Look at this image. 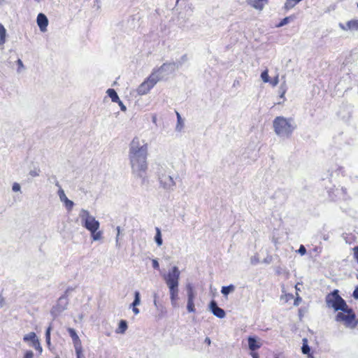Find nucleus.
Segmentation results:
<instances>
[{"instance_id": "obj_58", "label": "nucleus", "mask_w": 358, "mask_h": 358, "mask_svg": "<svg viewBox=\"0 0 358 358\" xmlns=\"http://www.w3.org/2000/svg\"><path fill=\"white\" fill-rule=\"evenodd\" d=\"M56 358H59V357H56Z\"/></svg>"}, {"instance_id": "obj_21", "label": "nucleus", "mask_w": 358, "mask_h": 358, "mask_svg": "<svg viewBox=\"0 0 358 358\" xmlns=\"http://www.w3.org/2000/svg\"><path fill=\"white\" fill-rule=\"evenodd\" d=\"M301 1L302 0H286L283 8L285 10H289Z\"/></svg>"}, {"instance_id": "obj_15", "label": "nucleus", "mask_w": 358, "mask_h": 358, "mask_svg": "<svg viewBox=\"0 0 358 358\" xmlns=\"http://www.w3.org/2000/svg\"><path fill=\"white\" fill-rule=\"evenodd\" d=\"M37 24L42 31H46L48 24L47 17L43 13H39L37 16Z\"/></svg>"}, {"instance_id": "obj_6", "label": "nucleus", "mask_w": 358, "mask_h": 358, "mask_svg": "<svg viewBox=\"0 0 358 358\" xmlns=\"http://www.w3.org/2000/svg\"><path fill=\"white\" fill-rule=\"evenodd\" d=\"M160 80V78L157 73H152L150 76L145 80L137 88L136 92L138 95L147 94L150 90Z\"/></svg>"}, {"instance_id": "obj_13", "label": "nucleus", "mask_w": 358, "mask_h": 358, "mask_svg": "<svg viewBox=\"0 0 358 358\" xmlns=\"http://www.w3.org/2000/svg\"><path fill=\"white\" fill-rule=\"evenodd\" d=\"M209 308L213 314L218 318L222 319L225 317V311L221 308L218 307L215 301H212L210 303Z\"/></svg>"}, {"instance_id": "obj_23", "label": "nucleus", "mask_w": 358, "mask_h": 358, "mask_svg": "<svg viewBox=\"0 0 358 358\" xmlns=\"http://www.w3.org/2000/svg\"><path fill=\"white\" fill-rule=\"evenodd\" d=\"M234 290V285H230L229 286L222 287L221 289V293L224 296H227L229 293L233 292Z\"/></svg>"}, {"instance_id": "obj_4", "label": "nucleus", "mask_w": 358, "mask_h": 358, "mask_svg": "<svg viewBox=\"0 0 358 358\" xmlns=\"http://www.w3.org/2000/svg\"><path fill=\"white\" fill-rule=\"evenodd\" d=\"M336 320L350 329H354L358 324V319H357L354 311L348 305L339 310L336 316Z\"/></svg>"}, {"instance_id": "obj_29", "label": "nucleus", "mask_w": 358, "mask_h": 358, "mask_svg": "<svg viewBox=\"0 0 358 358\" xmlns=\"http://www.w3.org/2000/svg\"><path fill=\"white\" fill-rule=\"evenodd\" d=\"M301 350H302V352L305 355H307L310 352V348L308 345V340L307 338H303V346H302V348H301Z\"/></svg>"}, {"instance_id": "obj_40", "label": "nucleus", "mask_w": 358, "mask_h": 358, "mask_svg": "<svg viewBox=\"0 0 358 358\" xmlns=\"http://www.w3.org/2000/svg\"><path fill=\"white\" fill-rule=\"evenodd\" d=\"M12 189L14 192H18L20 189V186L18 183L15 182L13 185Z\"/></svg>"}, {"instance_id": "obj_35", "label": "nucleus", "mask_w": 358, "mask_h": 358, "mask_svg": "<svg viewBox=\"0 0 358 358\" xmlns=\"http://www.w3.org/2000/svg\"><path fill=\"white\" fill-rule=\"evenodd\" d=\"M298 252L301 255H304L306 252V248L301 245L299 248V249L298 250Z\"/></svg>"}, {"instance_id": "obj_1", "label": "nucleus", "mask_w": 358, "mask_h": 358, "mask_svg": "<svg viewBox=\"0 0 358 358\" xmlns=\"http://www.w3.org/2000/svg\"><path fill=\"white\" fill-rule=\"evenodd\" d=\"M148 146L145 141L135 137L130 144L129 159L131 173L136 177L145 180L148 164L147 161Z\"/></svg>"}, {"instance_id": "obj_44", "label": "nucleus", "mask_w": 358, "mask_h": 358, "mask_svg": "<svg viewBox=\"0 0 358 358\" xmlns=\"http://www.w3.org/2000/svg\"><path fill=\"white\" fill-rule=\"evenodd\" d=\"M353 296L358 299V286L355 288L354 292H353Z\"/></svg>"}, {"instance_id": "obj_39", "label": "nucleus", "mask_w": 358, "mask_h": 358, "mask_svg": "<svg viewBox=\"0 0 358 358\" xmlns=\"http://www.w3.org/2000/svg\"><path fill=\"white\" fill-rule=\"evenodd\" d=\"M279 83L278 76H275L272 81H271V84L275 87Z\"/></svg>"}, {"instance_id": "obj_50", "label": "nucleus", "mask_w": 358, "mask_h": 358, "mask_svg": "<svg viewBox=\"0 0 358 358\" xmlns=\"http://www.w3.org/2000/svg\"><path fill=\"white\" fill-rule=\"evenodd\" d=\"M117 244H118V241H119V236H120V227H117Z\"/></svg>"}, {"instance_id": "obj_53", "label": "nucleus", "mask_w": 358, "mask_h": 358, "mask_svg": "<svg viewBox=\"0 0 358 358\" xmlns=\"http://www.w3.org/2000/svg\"><path fill=\"white\" fill-rule=\"evenodd\" d=\"M299 283H297L296 285H295V289L296 290V292H298L299 291H300V288L299 287Z\"/></svg>"}, {"instance_id": "obj_47", "label": "nucleus", "mask_w": 358, "mask_h": 358, "mask_svg": "<svg viewBox=\"0 0 358 358\" xmlns=\"http://www.w3.org/2000/svg\"><path fill=\"white\" fill-rule=\"evenodd\" d=\"M17 64H18L19 69H21V68H22V67H23V64H22V60H21V59H17Z\"/></svg>"}, {"instance_id": "obj_59", "label": "nucleus", "mask_w": 358, "mask_h": 358, "mask_svg": "<svg viewBox=\"0 0 358 358\" xmlns=\"http://www.w3.org/2000/svg\"><path fill=\"white\" fill-rule=\"evenodd\" d=\"M179 0H177V1H178Z\"/></svg>"}, {"instance_id": "obj_48", "label": "nucleus", "mask_w": 358, "mask_h": 358, "mask_svg": "<svg viewBox=\"0 0 358 358\" xmlns=\"http://www.w3.org/2000/svg\"><path fill=\"white\" fill-rule=\"evenodd\" d=\"M106 93L108 94L109 97L112 98V88L108 89Z\"/></svg>"}, {"instance_id": "obj_16", "label": "nucleus", "mask_w": 358, "mask_h": 358, "mask_svg": "<svg viewBox=\"0 0 358 358\" xmlns=\"http://www.w3.org/2000/svg\"><path fill=\"white\" fill-rule=\"evenodd\" d=\"M262 346V343L254 337L248 338V347L251 351H255Z\"/></svg>"}, {"instance_id": "obj_36", "label": "nucleus", "mask_w": 358, "mask_h": 358, "mask_svg": "<svg viewBox=\"0 0 358 358\" xmlns=\"http://www.w3.org/2000/svg\"><path fill=\"white\" fill-rule=\"evenodd\" d=\"M52 327H49L45 332V340H50V332H51Z\"/></svg>"}, {"instance_id": "obj_55", "label": "nucleus", "mask_w": 358, "mask_h": 358, "mask_svg": "<svg viewBox=\"0 0 358 358\" xmlns=\"http://www.w3.org/2000/svg\"><path fill=\"white\" fill-rule=\"evenodd\" d=\"M46 343H47L48 345H50V340H46Z\"/></svg>"}, {"instance_id": "obj_5", "label": "nucleus", "mask_w": 358, "mask_h": 358, "mask_svg": "<svg viewBox=\"0 0 358 358\" xmlns=\"http://www.w3.org/2000/svg\"><path fill=\"white\" fill-rule=\"evenodd\" d=\"M326 303L328 308L339 311L346 307L345 301L339 296L338 291L334 290L326 296Z\"/></svg>"}, {"instance_id": "obj_56", "label": "nucleus", "mask_w": 358, "mask_h": 358, "mask_svg": "<svg viewBox=\"0 0 358 358\" xmlns=\"http://www.w3.org/2000/svg\"><path fill=\"white\" fill-rule=\"evenodd\" d=\"M206 341H207V343H208V344H210V339H209V338H207L206 339Z\"/></svg>"}, {"instance_id": "obj_20", "label": "nucleus", "mask_w": 358, "mask_h": 358, "mask_svg": "<svg viewBox=\"0 0 358 358\" xmlns=\"http://www.w3.org/2000/svg\"><path fill=\"white\" fill-rule=\"evenodd\" d=\"M186 289L187 293V299L194 301L196 297V292L194 289L193 285L189 283L186 285Z\"/></svg>"}, {"instance_id": "obj_43", "label": "nucleus", "mask_w": 358, "mask_h": 358, "mask_svg": "<svg viewBox=\"0 0 358 358\" xmlns=\"http://www.w3.org/2000/svg\"><path fill=\"white\" fill-rule=\"evenodd\" d=\"M59 196H60L61 200L64 201V199H65V197H66L65 194H64V191L63 190H59Z\"/></svg>"}, {"instance_id": "obj_46", "label": "nucleus", "mask_w": 358, "mask_h": 358, "mask_svg": "<svg viewBox=\"0 0 358 358\" xmlns=\"http://www.w3.org/2000/svg\"><path fill=\"white\" fill-rule=\"evenodd\" d=\"M76 358H85L83 352H80V353H76Z\"/></svg>"}, {"instance_id": "obj_17", "label": "nucleus", "mask_w": 358, "mask_h": 358, "mask_svg": "<svg viewBox=\"0 0 358 358\" xmlns=\"http://www.w3.org/2000/svg\"><path fill=\"white\" fill-rule=\"evenodd\" d=\"M154 306H155L158 312L157 317L159 319L163 317L166 312L165 307L163 305L160 304L156 299L154 300Z\"/></svg>"}, {"instance_id": "obj_2", "label": "nucleus", "mask_w": 358, "mask_h": 358, "mask_svg": "<svg viewBox=\"0 0 358 358\" xmlns=\"http://www.w3.org/2000/svg\"><path fill=\"white\" fill-rule=\"evenodd\" d=\"M273 129L278 137L287 139L296 129V124L292 117L277 116L273 120Z\"/></svg>"}, {"instance_id": "obj_33", "label": "nucleus", "mask_w": 358, "mask_h": 358, "mask_svg": "<svg viewBox=\"0 0 358 358\" xmlns=\"http://www.w3.org/2000/svg\"><path fill=\"white\" fill-rule=\"evenodd\" d=\"M292 298H293V295L291 294H286L284 296H281V299L285 300V301H286V302H287Z\"/></svg>"}, {"instance_id": "obj_32", "label": "nucleus", "mask_w": 358, "mask_h": 358, "mask_svg": "<svg viewBox=\"0 0 358 358\" xmlns=\"http://www.w3.org/2000/svg\"><path fill=\"white\" fill-rule=\"evenodd\" d=\"M64 202L65 203V206L69 210H71L73 206V202L69 200L67 197H65L64 199Z\"/></svg>"}, {"instance_id": "obj_34", "label": "nucleus", "mask_w": 358, "mask_h": 358, "mask_svg": "<svg viewBox=\"0 0 358 358\" xmlns=\"http://www.w3.org/2000/svg\"><path fill=\"white\" fill-rule=\"evenodd\" d=\"M34 357V353L31 350H28L24 353L23 358H33Z\"/></svg>"}, {"instance_id": "obj_54", "label": "nucleus", "mask_w": 358, "mask_h": 358, "mask_svg": "<svg viewBox=\"0 0 358 358\" xmlns=\"http://www.w3.org/2000/svg\"><path fill=\"white\" fill-rule=\"evenodd\" d=\"M31 175L32 176H38V173H37V172H36V171H33V172H31Z\"/></svg>"}, {"instance_id": "obj_24", "label": "nucleus", "mask_w": 358, "mask_h": 358, "mask_svg": "<svg viewBox=\"0 0 358 358\" xmlns=\"http://www.w3.org/2000/svg\"><path fill=\"white\" fill-rule=\"evenodd\" d=\"M37 338L36 334L34 332H30L29 334L24 336L23 341L24 342L31 341L32 343Z\"/></svg>"}, {"instance_id": "obj_12", "label": "nucleus", "mask_w": 358, "mask_h": 358, "mask_svg": "<svg viewBox=\"0 0 358 358\" xmlns=\"http://www.w3.org/2000/svg\"><path fill=\"white\" fill-rule=\"evenodd\" d=\"M247 4L252 8L262 11L264 7L268 3V0H247Z\"/></svg>"}, {"instance_id": "obj_26", "label": "nucleus", "mask_w": 358, "mask_h": 358, "mask_svg": "<svg viewBox=\"0 0 358 358\" xmlns=\"http://www.w3.org/2000/svg\"><path fill=\"white\" fill-rule=\"evenodd\" d=\"M6 31L4 27L0 24V45H3L6 41Z\"/></svg>"}, {"instance_id": "obj_22", "label": "nucleus", "mask_w": 358, "mask_h": 358, "mask_svg": "<svg viewBox=\"0 0 358 358\" xmlns=\"http://www.w3.org/2000/svg\"><path fill=\"white\" fill-rule=\"evenodd\" d=\"M113 103H117L120 108V110L123 112L127 110V107L122 103V101L120 99L117 94L113 90Z\"/></svg>"}, {"instance_id": "obj_37", "label": "nucleus", "mask_w": 358, "mask_h": 358, "mask_svg": "<svg viewBox=\"0 0 358 358\" xmlns=\"http://www.w3.org/2000/svg\"><path fill=\"white\" fill-rule=\"evenodd\" d=\"M152 263L153 268H155V269L159 268V264L157 259H152Z\"/></svg>"}, {"instance_id": "obj_42", "label": "nucleus", "mask_w": 358, "mask_h": 358, "mask_svg": "<svg viewBox=\"0 0 358 358\" xmlns=\"http://www.w3.org/2000/svg\"><path fill=\"white\" fill-rule=\"evenodd\" d=\"M130 308H132V311L133 313L136 315L138 314H139L140 313V310L139 309L137 308V306H130Z\"/></svg>"}, {"instance_id": "obj_49", "label": "nucleus", "mask_w": 358, "mask_h": 358, "mask_svg": "<svg viewBox=\"0 0 358 358\" xmlns=\"http://www.w3.org/2000/svg\"><path fill=\"white\" fill-rule=\"evenodd\" d=\"M250 355L252 357V358H259V355L257 352H252Z\"/></svg>"}, {"instance_id": "obj_9", "label": "nucleus", "mask_w": 358, "mask_h": 358, "mask_svg": "<svg viewBox=\"0 0 358 358\" xmlns=\"http://www.w3.org/2000/svg\"><path fill=\"white\" fill-rule=\"evenodd\" d=\"M178 67L179 65L176 63L164 64L158 69L154 71L153 73H157L160 80H162L165 76L175 72Z\"/></svg>"}, {"instance_id": "obj_19", "label": "nucleus", "mask_w": 358, "mask_h": 358, "mask_svg": "<svg viewBox=\"0 0 358 358\" xmlns=\"http://www.w3.org/2000/svg\"><path fill=\"white\" fill-rule=\"evenodd\" d=\"M128 328L127 322L126 320H122L118 324V327L115 330L117 334H124Z\"/></svg>"}, {"instance_id": "obj_14", "label": "nucleus", "mask_w": 358, "mask_h": 358, "mask_svg": "<svg viewBox=\"0 0 358 358\" xmlns=\"http://www.w3.org/2000/svg\"><path fill=\"white\" fill-rule=\"evenodd\" d=\"M169 293H170V299L171 303L173 307H178V287H170Z\"/></svg>"}, {"instance_id": "obj_38", "label": "nucleus", "mask_w": 358, "mask_h": 358, "mask_svg": "<svg viewBox=\"0 0 358 358\" xmlns=\"http://www.w3.org/2000/svg\"><path fill=\"white\" fill-rule=\"evenodd\" d=\"M301 301V298L299 296V294L296 293V298L294 300V305L297 306L299 305Z\"/></svg>"}, {"instance_id": "obj_3", "label": "nucleus", "mask_w": 358, "mask_h": 358, "mask_svg": "<svg viewBox=\"0 0 358 358\" xmlns=\"http://www.w3.org/2000/svg\"><path fill=\"white\" fill-rule=\"evenodd\" d=\"M80 216L83 225L91 232L93 239L99 240L101 238V232L98 231L99 228V222L90 215L86 210H82Z\"/></svg>"}, {"instance_id": "obj_18", "label": "nucleus", "mask_w": 358, "mask_h": 358, "mask_svg": "<svg viewBox=\"0 0 358 358\" xmlns=\"http://www.w3.org/2000/svg\"><path fill=\"white\" fill-rule=\"evenodd\" d=\"M176 116H177V124L176 125V131L177 132H181L185 127V121L182 118L181 115L178 112H176Z\"/></svg>"}, {"instance_id": "obj_31", "label": "nucleus", "mask_w": 358, "mask_h": 358, "mask_svg": "<svg viewBox=\"0 0 358 358\" xmlns=\"http://www.w3.org/2000/svg\"><path fill=\"white\" fill-rule=\"evenodd\" d=\"M261 78L264 83H268L269 82V76H268V70L266 69L261 73Z\"/></svg>"}, {"instance_id": "obj_51", "label": "nucleus", "mask_w": 358, "mask_h": 358, "mask_svg": "<svg viewBox=\"0 0 358 358\" xmlns=\"http://www.w3.org/2000/svg\"><path fill=\"white\" fill-rule=\"evenodd\" d=\"M285 93H286V89H285V88H284V89H282V92H281L280 97H281V98H283V97H284V96H285Z\"/></svg>"}, {"instance_id": "obj_8", "label": "nucleus", "mask_w": 358, "mask_h": 358, "mask_svg": "<svg viewBox=\"0 0 358 358\" xmlns=\"http://www.w3.org/2000/svg\"><path fill=\"white\" fill-rule=\"evenodd\" d=\"M180 272L177 266H173L166 275H164V280L168 286L178 287Z\"/></svg>"}, {"instance_id": "obj_30", "label": "nucleus", "mask_w": 358, "mask_h": 358, "mask_svg": "<svg viewBox=\"0 0 358 358\" xmlns=\"http://www.w3.org/2000/svg\"><path fill=\"white\" fill-rule=\"evenodd\" d=\"M291 17H286L284 19H282L279 24H278L275 27H281L286 24H287L290 21Z\"/></svg>"}, {"instance_id": "obj_28", "label": "nucleus", "mask_w": 358, "mask_h": 358, "mask_svg": "<svg viewBox=\"0 0 358 358\" xmlns=\"http://www.w3.org/2000/svg\"><path fill=\"white\" fill-rule=\"evenodd\" d=\"M187 309L189 313H194L195 312V305L194 300L187 299Z\"/></svg>"}, {"instance_id": "obj_57", "label": "nucleus", "mask_w": 358, "mask_h": 358, "mask_svg": "<svg viewBox=\"0 0 358 358\" xmlns=\"http://www.w3.org/2000/svg\"><path fill=\"white\" fill-rule=\"evenodd\" d=\"M285 274H286V276H287V277L289 276V272H288V271H285Z\"/></svg>"}, {"instance_id": "obj_11", "label": "nucleus", "mask_w": 358, "mask_h": 358, "mask_svg": "<svg viewBox=\"0 0 358 358\" xmlns=\"http://www.w3.org/2000/svg\"><path fill=\"white\" fill-rule=\"evenodd\" d=\"M338 27L346 32H354L358 31V20L352 19L346 22V23H338Z\"/></svg>"}, {"instance_id": "obj_25", "label": "nucleus", "mask_w": 358, "mask_h": 358, "mask_svg": "<svg viewBox=\"0 0 358 358\" xmlns=\"http://www.w3.org/2000/svg\"><path fill=\"white\" fill-rule=\"evenodd\" d=\"M155 240L158 246H161L162 245L163 241L162 238V234L160 229L158 227L156 228V235Z\"/></svg>"}, {"instance_id": "obj_41", "label": "nucleus", "mask_w": 358, "mask_h": 358, "mask_svg": "<svg viewBox=\"0 0 358 358\" xmlns=\"http://www.w3.org/2000/svg\"><path fill=\"white\" fill-rule=\"evenodd\" d=\"M31 345L34 348H36L37 346L40 345L41 343H40L38 338L34 341V342L31 343Z\"/></svg>"}, {"instance_id": "obj_45", "label": "nucleus", "mask_w": 358, "mask_h": 358, "mask_svg": "<svg viewBox=\"0 0 358 358\" xmlns=\"http://www.w3.org/2000/svg\"><path fill=\"white\" fill-rule=\"evenodd\" d=\"M35 350H37L39 354H41L43 352V348L41 345L35 348Z\"/></svg>"}, {"instance_id": "obj_7", "label": "nucleus", "mask_w": 358, "mask_h": 358, "mask_svg": "<svg viewBox=\"0 0 358 358\" xmlns=\"http://www.w3.org/2000/svg\"><path fill=\"white\" fill-rule=\"evenodd\" d=\"M159 187L166 192H173L176 186L173 176L166 172L159 173L157 176Z\"/></svg>"}, {"instance_id": "obj_27", "label": "nucleus", "mask_w": 358, "mask_h": 358, "mask_svg": "<svg viewBox=\"0 0 358 358\" xmlns=\"http://www.w3.org/2000/svg\"><path fill=\"white\" fill-rule=\"evenodd\" d=\"M141 304V297L139 292L136 291L134 293V300L130 306H138Z\"/></svg>"}, {"instance_id": "obj_10", "label": "nucleus", "mask_w": 358, "mask_h": 358, "mask_svg": "<svg viewBox=\"0 0 358 358\" xmlns=\"http://www.w3.org/2000/svg\"><path fill=\"white\" fill-rule=\"evenodd\" d=\"M67 331L71 338H72L76 353H80L83 352L81 340L78 336L76 330L73 328L69 327L67 329Z\"/></svg>"}, {"instance_id": "obj_52", "label": "nucleus", "mask_w": 358, "mask_h": 358, "mask_svg": "<svg viewBox=\"0 0 358 358\" xmlns=\"http://www.w3.org/2000/svg\"><path fill=\"white\" fill-rule=\"evenodd\" d=\"M152 122H153V123L156 124V122H157V116L156 115L152 116Z\"/></svg>"}]
</instances>
